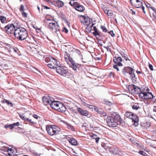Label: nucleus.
Listing matches in <instances>:
<instances>
[{
  "label": "nucleus",
  "instance_id": "obj_19",
  "mask_svg": "<svg viewBox=\"0 0 156 156\" xmlns=\"http://www.w3.org/2000/svg\"><path fill=\"white\" fill-rule=\"evenodd\" d=\"M144 96V100L154 98V96L151 93L149 92H145Z\"/></svg>",
  "mask_w": 156,
  "mask_h": 156
},
{
  "label": "nucleus",
  "instance_id": "obj_26",
  "mask_svg": "<svg viewBox=\"0 0 156 156\" xmlns=\"http://www.w3.org/2000/svg\"><path fill=\"white\" fill-rule=\"evenodd\" d=\"M142 0H139L138 1H137L136 5L134 6V7L136 8H140L143 5L142 2Z\"/></svg>",
  "mask_w": 156,
  "mask_h": 156
},
{
  "label": "nucleus",
  "instance_id": "obj_34",
  "mask_svg": "<svg viewBox=\"0 0 156 156\" xmlns=\"http://www.w3.org/2000/svg\"><path fill=\"white\" fill-rule=\"evenodd\" d=\"M111 43H109V45L107 46H104L103 47L104 48H106L107 49V51H108L111 52V48H110L111 45H112Z\"/></svg>",
  "mask_w": 156,
  "mask_h": 156
},
{
  "label": "nucleus",
  "instance_id": "obj_5",
  "mask_svg": "<svg viewBox=\"0 0 156 156\" xmlns=\"http://www.w3.org/2000/svg\"><path fill=\"white\" fill-rule=\"evenodd\" d=\"M66 56L69 59V63H70V64H69V66L72 67L75 72H77L79 69V68L80 65L75 62V61L73 59V58L70 57V55L69 54L67 53Z\"/></svg>",
  "mask_w": 156,
  "mask_h": 156
},
{
  "label": "nucleus",
  "instance_id": "obj_18",
  "mask_svg": "<svg viewBox=\"0 0 156 156\" xmlns=\"http://www.w3.org/2000/svg\"><path fill=\"white\" fill-rule=\"evenodd\" d=\"M120 53L122 58L126 61H129L131 62V58L130 57H128V55L123 51H121Z\"/></svg>",
  "mask_w": 156,
  "mask_h": 156
},
{
  "label": "nucleus",
  "instance_id": "obj_44",
  "mask_svg": "<svg viewBox=\"0 0 156 156\" xmlns=\"http://www.w3.org/2000/svg\"><path fill=\"white\" fill-rule=\"evenodd\" d=\"M112 11L111 10H108V13H107V14L108 16H111L112 15Z\"/></svg>",
  "mask_w": 156,
  "mask_h": 156
},
{
  "label": "nucleus",
  "instance_id": "obj_56",
  "mask_svg": "<svg viewBox=\"0 0 156 156\" xmlns=\"http://www.w3.org/2000/svg\"><path fill=\"white\" fill-rule=\"evenodd\" d=\"M148 66L149 68L151 70H153V66L152 65L149 64Z\"/></svg>",
  "mask_w": 156,
  "mask_h": 156
},
{
  "label": "nucleus",
  "instance_id": "obj_39",
  "mask_svg": "<svg viewBox=\"0 0 156 156\" xmlns=\"http://www.w3.org/2000/svg\"><path fill=\"white\" fill-rule=\"evenodd\" d=\"M19 116L22 120H24V121L25 123L27 124V123H26V119H27V118L25 117V116H24L23 115L20 114L19 115Z\"/></svg>",
  "mask_w": 156,
  "mask_h": 156
},
{
  "label": "nucleus",
  "instance_id": "obj_10",
  "mask_svg": "<svg viewBox=\"0 0 156 156\" xmlns=\"http://www.w3.org/2000/svg\"><path fill=\"white\" fill-rule=\"evenodd\" d=\"M53 98L49 96L46 95L44 96L42 98L43 103L45 105H50L53 100Z\"/></svg>",
  "mask_w": 156,
  "mask_h": 156
},
{
  "label": "nucleus",
  "instance_id": "obj_15",
  "mask_svg": "<svg viewBox=\"0 0 156 156\" xmlns=\"http://www.w3.org/2000/svg\"><path fill=\"white\" fill-rule=\"evenodd\" d=\"M66 139L68 141L69 143L72 145L73 146H76L78 144V143L77 140L73 137H68Z\"/></svg>",
  "mask_w": 156,
  "mask_h": 156
},
{
  "label": "nucleus",
  "instance_id": "obj_54",
  "mask_svg": "<svg viewBox=\"0 0 156 156\" xmlns=\"http://www.w3.org/2000/svg\"><path fill=\"white\" fill-rule=\"evenodd\" d=\"M109 9H108L107 8V7H105L104 9H103V10L104 11V12H105V13L107 14V13H108V11Z\"/></svg>",
  "mask_w": 156,
  "mask_h": 156
},
{
  "label": "nucleus",
  "instance_id": "obj_47",
  "mask_svg": "<svg viewBox=\"0 0 156 156\" xmlns=\"http://www.w3.org/2000/svg\"><path fill=\"white\" fill-rule=\"evenodd\" d=\"M138 118H136V119H134V120H132L134 122V125L136 126L138 125V123L137 121V119Z\"/></svg>",
  "mask_w": 156,
  "mask_h": 156
},
{
  "label": "nucleus",
  "instance_id": "obj_29",
  "mask_svg": "<svg viewBox=\"0 0 156 156\" xmlns=\"http://www.w3.org/2000/svg\"><path fill=\"white\" fill-rule=\"evenodd\" d=\"M27 122L29 123V124L30 125H34L36 123V122L32 121L31 119H29L28 118H27L26 119V122Z\"/></svg>",
  "mask_w": 156,
  "mask_h": 156
},
{
  "label": "nucleus",
  "instance_id": "obj_48",
  "mask_svg": "<svg viewBox=\"0 0 156 156\" xmlns=\"http://www.w3.org/2000/svg\"><path fill=\"white\" fill-rule=\"evenodd\" d=\"M67 53L66 52V55H65V60L66 61V62H67V64H68L69 65V64H70V63H69V60H68L69 59H68L67 57L66 56H67Z\"/></svg>",
  "mask_w": 156,
  "mask_h": 156
},
{
  "label": "nucleus",
  "instance_id": "obj_23",
  "mask_svg": "<svg viewBox=\"0 0 156 156\" xmlns=\"http://www.w3.org/2000/svg\"><path fill=\"white\" fill-rule=\"evenodd\" d=\"M130 68V67L129 66L125 67L122 70V73L124 75H126V73H128Z\"/></svg>",
  "mask_w": 156,
  "mask_h": 156
},
{
  "label": "nucleus",
  "instance_id": "obj_28",
  "mask_svg": "<svg viewBox=\"0 0 156 156\" xmlns=\"http://www.w3.org/2000/svg\"><path fill=\"white\" fill-rule=\"evenodd\" d=\"M111 151H112L113 154L115 155L117 154H120V150H119V148L117 147L114 148V150L113 151L112 150Z\"/></svg>",
  "mask_w": 156,
  "mask_h": 156
},
{
  "label": "nucleus",
  "instance_id": "obj_4",
  "mask_svg": "<svg viewBox=\"0 0 156 156\" xmlns=\"http://www.w3.org/2000/svg\"><path fill=\"white\" fill-rule=\"evenodd\" d=\"M46 129L48 134L50 136L58 134L60 130L59 127L55 125H48Z\"/></svg>",
  "mask_w": 156,
  "mask_h": 156
},
{
  "label": "nucleus",
  "instance_id": "obj_8",
  "mask_svg": "<svg viewBox=\"0 0 156 156\" xmlns=\"http://www.w3.org/2000/svg\"><path fill=\"white\" fill-rule=\"evenodd\" d=\"M128 88L130 92L136 94H138L140 92V89L138 87L134 85H130L128 86Z\"/></svg>",
  "mask_w": 156,
  "mask_h": 156
},
{
  "label": "nucleus",
  "instance_id": "obj_58",
  "mask_svg": "<svg viewBox=\"0 0 156 156\" xmlns=\"http://www.w3.org/2000/svg\"><path fill=\"white\" fill-rule=\"evenodd\" d=\"M6 149L8 152H9V151L11 152L12 151H13L12 148H9L8 147H7Z\"/></svg>",
  "mask_w": 156,
  "mask_h": 156
},
{
  "label": "nucleus",
  "instance_id": "obj_21",
  "mask_svg": "<svg viewBox=\"0 0 156 156\" xmlns=\"http://www.w3.org/2000/svg\"><path fill=\"white\" fill-rule=\"evenodd\" d=\"M52 62L53 63V65H55V66L58 67L60 66V63L59 61H58L53 57L51 58Z\"/></svg>",
  "mask_w": 156,
  "mask_h": 156
},
{
  "label": "nucleus",
  "instance_id": "obj_16",
  "mask_svg": "<svg viewBox=\"0 0 156 156\" xmlns=\"http://www.w3.org/2000/svg\"><path fill=\"white\" fill-rule=\"evenodd\" d=\"M77 109L79 113L82 115L86 116L88 115V112L87 110H84L79 107L77 108Z\"/></svg>",
  "mask_w": 156,
  "mask_h": 156
},
{
  "label": "nucleus",
  "instance_id": "obj_59",
  "mask_svg": "<svg viewBox=\"0 0 156 156\" xmlns=\"http://www.w3.org/2000/svg\"><path fill=\"white\" fill-rule=\"evenodd\" d=\"M51 60L50 58H46L45 59V61L47 62H50V61H51Z\"/></svg>",
  "mask_w": 156,
  "mask_h": 156
},
{
  "label": "nucleus",
  "instance_id": "obj_32",
  "mask_svg": "<svg viewBox=\"0 0 156 156\" xmlns=\"http://www.w3.org/2000/svg\"><path fill=\"white\" fill-rule=\"evenodd\" d=\"M47 66L49 68L52 69H56V68L57 67L56 66H55V65H52L51 62H50V63L48 64Z\"/></svg>",
  "mask_w": 156,
  "mask_h": 156
},
{
  "label": "nucleus",
  "instance_id": "obj_30",
  "mask_svg": "<svg viewBox=\"0 0 156 156\" xmlns=\"http://www.w3.org/2000/svg\"><path fill=\"white\" fill-rule=\"evenodd\" d=\"M83 17H84V20H85V22L86 23V25H89L90 23V19L88 17H87V18L85 17L84 16H82Z\"/></svg>",
  "mask_w": 156,
  "mask_h": 156
},
{
  "label": "nucleus",
  "instance_id": "obj_35",
  "mask_svg": "<svg viewBox=\"0 0 156 156\" xmlns=\"http://www.w3.org/2000/svg\"><path fill=\"white\" fill-rule=\"evenodd\" d=\"M139 0H130V2L131 5L134 7L136 4L137 2V1H138Z\"/></svg>",
  "mask_w": 156,
  "mask_h": 156
},
{
  "label": "nucleus",
  "instance_id": "obj_61",
  "mask_svg": "<svg viewBox=\"0 0 156 156\" xmlns=\"http://www.w3.org/2000/svg\"><path fill=\"white\" fill-rule=\"evenodd\" d=\"M94 106H93V105H89L88 106H87V107H88L89 108H90V109H93L94 108Z\"/></svg>",
  "mask_w": 156,
  "mask_h": 156
},
{
  "label": "nucleus",
  "instance_id": "obj_40",
  "mask_svg": "<svg viewBox=\"0 0 156 156\" xmlns=\"http://www.w3.org/2000/svg\"><path fill=\"white\" fill-rule=\"evenodd\" d=\"M101 27L103 32H107L108 30L105 26H101Z\"/></svg>",
  "mask_w": 156,
  "mask_h": 156
},
{
  "label": "nucleus",
  "instance_id": "obj_50",
  "mask_svg": "<svg viewBox=\"0 0 156 156\" xmlns=\"http://www.w3.org/2000/svg\"><path fill=\"white\" fill-rule=\"evenodd\" d=\"M109 33L110 34L111 36L112 37H114L115 36V34H114V33H113V31L112 30L110 31L109 32Z\"/></svg>",
  "mask_w": 156,
  "mask_h": 156
},
{
  "label": "nucleus",
  "instance_id": "obj_42",
  "mask_svg": "<svg viewBox=\"0 0 156 156\" xmlns=\"http://www.w3.org/2000/svg\"><path fill=\"white\" fill-rule=\"evenodd\" d=\"M139 153L143 155L144 156H147V155L146 154V153L144 151H140L139 152Z\"/></svg>",
  "mask_w": 156,
  "mask_h": 156
},
{
  "label": "nucleus",
  "instance_id": "obj_52",
  "mask_svg": "<svg viewBox=\"0 0 156 156\" xmlns=\"http://www.w3.org/2000/svg\"><path fill=\"white\" fill-rule=\"evenodd\" d=\"M62 31L64 32H65L66 33H67L68 32V30H67V29L65 27H64L62 29Z\"/></svg>",
  "mask_w": 156,
  "mask_h": 156
},
{
  "label": "nucleus",
  "instance_id": "obj_41",
  "mask_svg": "<svg viewBox=\"0 0 156 156\" xmlns=\"http://www.w3.org/2000/svg\"><path fill=\"white\" fill-rule=\"evenodd\" d=\"M80 99L81 104L87 107V106H88L89 104H87L85 101H83L82 99L80 98Z\"/></svg>",
  "mask_w": 156,
  "mask_h": 156
},
{
  "label": "nucleus",
  "instance_id": "obj_14",
  "mask_svg": "<svg viewBox=\"0 0 156 156\" xmlns=\"http://www.w3.org/2000/svg\"><path fill=\"white\" fill-rule=\"evenodd\" d=\"M125 115L126 117L132 119V120L138 118L136 114L130 112H126L125 113Z\"/></svg>",
  "mask_w": 156,
  "mask_h": 156
},
{
  "label": "nucleus",
  "instance_id": "obj_36",
  "mask_svg": "<svg viewBox=\"0 0 156 156\" xmlns=\"http://www.w3.org/2000/svg\"><path fill=\"white\" fill-rule=\"evenodd\" d=\"M0 20L2 23H5L6 20V18L3 16H0Z\"/></svg>",
  "mask_w": 156,
  "mask_h": 156
},
{
  "label": "nucleus",
  "instance_id": "obj_1",
  "mask_svg": "<svg viewBox=\"0 0 156 156\" xmlns=\"http://www.w3.org/2000/svg\"><path fill=\"white\" fill-rule=\"evenodd\" d=\"M106 123L109 127H115L118 125H121L123 122L120 116L117 112H113L111 115L106 119Z\"/></svg>",
  "mask_w": 156,
  "mask_h": 156
},
{
  "label": "nucleus",
  "instance_id": "obj_17",
  "mask_svg": "<svg viewBox=\"0 0 156 156\" xmlns=\"http://www.w3.org/2000/svg\"><path fill=\"white\" fill-rule=\"evenodd\" d=\"M77 4L76 5L75 9L79 12H83L85 10V8L84 6L82 5H80L78 2Z\"/></svg>",
  "mask_w": 156,
  "mask_h": 156
},
{
  "label": "nucleus",
  "instance_id": "obj_7",
  "mask_svg": "<svg viewBox=\"0 0 156 156\" xmlns=\"http://www.w3.org/2000/svg\"><path fill=\"white\" fill-rule=\"evenodd\" d=\"M134 72V69L130 68L128 73L129 75V78L132 80V82L134 83H137V78L135 76Z\"/></svg>",
  "mask_w": 156,
  "mask_h": 156
},
{
  "label": "nucleus",
  "instance_id": "obj_9",
  "mask_svg": "<svg viewBox=\"0 0 156 156\" xmlns=\"http://www.w3.org/2000/svg\"><path fill=\"white\" fill-rule=\"evenodd\" d=\"M5 29L8 34H14L15 30L16 29L15 26L13 24L8 25L5 27Z\"/></svg>",
  "mask_w": 156,
  "mask_h": 156
},
{
  "label": "nucleus",
  "instance_id": "obj_38",
  "mask_svg": "<svg viewBox=\"0 0 156 156\" xmlns=\"http://www.w3.org/2000/svg\"><path fill=\"white\" fill-rule=\"evenodd\" d=\"M98 113L101 115V116H103V117L107 116V114L104 112L103 111H101L100 110V111H99V113Z\"/></svg>",
  "mask_w": 156,
  "mask_h": 156
},
{
  "label": "nucleus",
  "instance_id": "obj_25",
  "mask_svg": "<svg viewBox=\"0 0 156 156\" xmlns=\"http://www.w3.org/2000/svg\"><path fill=\"white\" fill-rule=\"evenodd\" d=\"M20 123L19 122H17L16 123H14L12 124H9V128L10 129H12L13 128H15L16 126H19L20 125Z\"/></svg>",
  "mask_w": 156,
  "mask_h": 156
},
{
  "label": "nucleus",
  "instance_id": "obj_49",
  "mask_svg": "<svg viewBox=\"0 0 156 156\" xmlns=\"http://www.w3.org/2000/svg\"><path fill=\"white\" fill-rule=\"evenodd\" d=\"M20 9L21 12L24 11V6L23 5H21Z\"/></svg>",
  "mask_w": 156,
  "mask_h": 156
},
{
  "label": "nucleus",
  "instance_id": "obj_37",
  "mask_svg": "<svg viewBox=\"0 0 156 156\" xmlns=\"http://www.w3.org/2000/svg\"><path fill=\"white\" fill-rule=\"evenodd\" d=\"M139 108V106L138 105L136 104H134L132 106V108L135 110H137Z\"/></svg>",
  "mask_w": 156,
  "mask_h": 156
},
{
  "label": "nucleus",
  "instance_id": "obj_62",
  "mask_svg": "<svg viewBox=\"0 0 156 156\" xmlns=\"http://www.w3.org/2000/svg\"><path fill=\"white\" fill-rule=\"evenodd\" d=\"M91 138H92L93 139H96L97 137V135L95 134H94L91 136Z\"/></svg>",
  "mask_w": 156,
  "mask_h": 156
},
{
  "label": "nucleus",
  "instance_id": "obj_20",
  "mask_svg": "<svg viewBox=\"0 0 156 156\" xmlns=\"http://www.w3.org/2000/svg\"><path fill=\"white\" fill-rule=\"evenodd\" d=\"M93 34L94 36L96 37L97 39L99 42V41H101L102 40L101 39H99V37H100L101 38H102V37L101 35H100L98 31H94L93 33Z\"/></svg>",
  "mask_w": 156,
  "mask_h": 156
},
{
  "label": "nucleus",
  "instance_id": "obj_63",
  "mask_svg": "<svg viewBox=\"0 0 156 156\" xmlns=\"http://www.w3.org/2000/svg\"><path fill=\"white\" fill-rule=\"evenodd\" d=\"M151 8L153 11V13H155V11L156 12V9L154 7H152Z\"/></svg>",
  "mask_w": 156,
  "mask_h": 156
},
{
  "label": "nucleus",
  "instance_id": "obj_2",
  "mask_svg": "<svg viewBox=\"0 0 156 156\" xmlns=\"http://www.w3.org/2000/svg\"><path fill=\"white\" fill-rule=\"evenodd\" d=\"M27 32L24 28L19 27L15 29L14 36L18 40H23L27 37Z\"/></svg>",
  "mask_w": 156,
  "mask_h": 156
},
{
  "label": "nucleus",
  "instance_id": "obj_12",
  "mask_svg": "<svg viewBox=\"0 0 156 156\" xmlns=\"http://www.w3.org/2000/svg\"><path fill=\"white\" fill-rule=\"evenodd\" d=\"M101 146L106 151L109 150L110 152L112 151V148H113L112 145L108 143H102L101 144Z\"/></svg>",
  "mask_w": 156,
  "mask_h": 156
},
{
  "label": "nucleus",
  "instance_id": "obj_46",
  "mask_svg": "<svg viewBox=\"0 0 156 156\" xmlns=\"http://www.w3.org/2000/svg\"><path fill=\"white\" fill-rule=\"evenodd\" d=\"M22 15L24 17L27 18V13L25 12L24 11H23L21 12Z\"/></svg>",
  "mask_w": 156,
  "mask_h": 156
},
{
  "label": "nucleus",
  "instance_id": "obj_31",
  "mask_svg": "<svg viewBox=\"0 0 156 156\" xmlns=\"http://www.w3.org/2000/svg\"><path fill=\"white\" fill-rule=\"evenodd\" d=\"M139 98L143 100H144L145 92H142L140 93L139 92Z\"/></svg>",
  "mask_w": 156,
  "mask_h": 156
},
{
  "label": "nucleus",
  "instance_id": "obj_33",
  "mask_svg": "<svg viewBox=\"0 0 156 156\" xmlns=\"http://www.w3.org/2000/svg\"><path fill=\"white\" fill-rule=\"evenodd\" d=\"M78 3V2H75L74 0H72L69 2V3L71 5L73 6L75 8L76 6V5L77 4V3Z\"/></svg>",
  "mask_w": 156,
  "mask_h": 156
},
{
  "label": "nucleus",
  "instance_id": "obj_60",
  "mask_svg": "<svg viewBox=\"0 0 156 156\" xmlns=\"http://www.w3.org/2000/svg\"><path fill=\"white\" fill-rule=\"evenodd\" d=\"M33 116L34 118H35L36 119H38L39 118L38 116L36 114L34 115ZM39 118L40 117H39Z\"/></svg>",
  "mask_w": 156,
  "mask_h": 156
},
{
  "label": "nucleus",
  "instance_id": "obj_11",
  "mask_svg": "<svg viewBox=\"0 0 156 156\" xmlns=\"http://www.w3.org/2000/svg\"><path fill=\"white\" fill-rule=\"evenodd\" d=\"M50 105L52 108L57 110L58 107L62 106V103L59 101H55L53 98Z\"/></svg>",
  "mask_w": 156,
  "mask_h": 156
},
{
  "label": "nucleus",
  "instance_id": "obj_55",
  "mask_svg": "<svg viewBox=\"0 0 156 156\" xmlns=\"http://www.w3.org/2000/svg\"><path fill=\"white\" fill-rule=\"evenodd\" d=\"M105 104L108 105H112V103L108 101H105Z\"/></svg>",
  "mask_w": 156,
  "mask_h": 156
},
{
  "label": "nucleus",
  "instance_id": "obj_45",
  "mask_svg": "<svg viewBox=\"0 0 156 156\" xmlns=\"http://www.w3.org/2000/svg\"><path fill=\"white\" fill-rule=\"evenodd\" d=\"M75 51L79 55V56H81L82 54L81 53L80 51V50L77 49H75Z\"/></svg>",
  "mask_w": 156,
  "mask_h": 156
},
{
  "label": "nucleus",
  "instance_id": "obj_27",
  "mask_svg": "<svg viewBox=\"0 0 156 156\" xmlns=\"http://www.w3.org/2000/svg\"><path fill=\"white\" fill-rule=\"evenodd\" d=\"M56 5L58 8L61 7L64 5V3L61 1L58 0L56 2Z\"/></svg>",
  "mask_w": 156,
  "mask_h": 156
},
{
  "label": "nucleus",
  "instance_id": "obj_57",
  "mask_svg": "<svg viewBox=\"0 0 156 156\" xmlns=\"http://www.w3.org/2000/svg\"><path fill=\"white\" fill-rule=\"evenodd\" d=\"M114 75V73L112 72H110V73L109 74L108 76L110 77H111L112 76H113Z\"/></svg>",
  "mask_w": 156,
  "mask_h": 156
},
{
  "label": "nucleus",
  "instance_id": "obj_6",
  "mask_svg": "<svg viewBox=\"0 0 156 156\" xmlns=\"http://www.w3.org/2000/svg\"><path fill=\"white\" fill-rule=\"evenodd\" d=\"M56 71L60 75L66 76L69 73L68 71L67 68L64 66H58L56 68Z\"/></svg>",
  "mask_w": 156,
  "mask_h": 156
},
{
  "label": "nucleus",
  "instance_id": "obj_24",
  "mask_svg": "<svg viewBox=\"0 0 156 156\" xmlns=\"http://www.w3.org/2000/svg\"><path fill=\"white\" fill-rule=\"evenodd\" d=\"M1 102L3 103H6L8 105L10 106L11 107L13 106L12 103L7 100L5 99L4 100H2Z\"/></svg>",
  "mask_w": 156,
  "mask_h": 156
},
{
  "label": "nucleus",
  "instance_id": "obj_13",
  "mask_svg": "<svg viewBox=\"0 0 156 156\" xmlns=\"http://www.w3.org/2000/svg\"><path fill=\"white\" fill-rule=\"evenodd\" d=\"M113 62L116 64H118L119 66H122V65L121 63L122 59L121 57L116 56L113 58Z\"/></svg>",
  "mask_w": 156,
  "mask_h": 156
},
{
  "label": "nucleus",
  "instance_id": "obj_3",
  "mask_svg": "<svg viewBox=\"0 0 156 156\" xmlns=\"http://www.w3.org/2000/svg\"><path fill=\"white\" fill-rule=\"evenodd\" d=\"M46 25L48 28L53 33L58 35L60 33V28L57 22L53 20H47Z\"/></svg>",
  "mask_w": 156,
  "mask_h": 156
},
{
  "label": "nucleus",
  "instance_id": "obj_43",
  "mask_svg": "<svg viewBox=\"0 0 156 156\" xmlns=\"http://www.w3.org/2000/svg\"><path fill=\"white\" fill-rule=\"evenodd\" d=\"M67 127L68 129H70L71 130H74V128L73 126L69 124H67Z\"/></svg>",
  "mask_w": 156,
  "mask_h": 156
},
{
  "label": "nucleus",
  "instance_id": "obj_64",
  "mask_svg": "<svg viewBox=\"0 0 156 156\" xmlns=\"http://www.w3.org/2000/svg\"><path fill=\"white\" fill-rule=\"evenodd\" d=\"M13 49L14 51L16 52H17V51H18V49L16 48H13Z\"/></svg>",
  "mask_w": 156,
  "mask_h": 156
},
{
  "label": "nucleus",
  "instance_id": "obj_53",
  "mask_svg": "<svg viewBox=\"0 0 156 156\" xmlns=\"http://www.w3.org/2000/svg\"><path fill=\"white\" fill-rule=\"evenodd\" d=\"M118 66H119L118 65V64H115L113 66V68L115 69H116L117 71H119V69L118 67Z\"/></svg>",
  "mask_w": 156,
  "mask_h": 156
},
{
  "label": "nucleus",
  "instance_id": "obj_22",
  "mask_svg": "<svg viewBox=\"0 0 156 156\" xmlns=\"http://www.w3.org/2000/svg\"><path fill=\"white\" fill-rule=\"evenodd\" d=\"M66 109L65 106L62 103V106L61 107H58L57 110L61 112H63L66 111Z\"/></svg>",
  "mask_w": 156,
  "mask_h": 156
},
{
  "label": "nucleus",
  "instance_id": "obj_51",
  "mask_svg": "<svg viewBox=\"0 0 156 156\" xmlns=\"http://www.w3.org/2000/svg\"><path fill=\"white\" fill-rule=\"evenodd\" d=\"M94 109L95 112H97L98 113L100 111V110H99L98 108L96 106H94Z\"/></svg>",
  "mask_w": 156,
  "mask_h": 156
}]
</instances>
